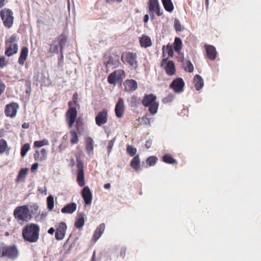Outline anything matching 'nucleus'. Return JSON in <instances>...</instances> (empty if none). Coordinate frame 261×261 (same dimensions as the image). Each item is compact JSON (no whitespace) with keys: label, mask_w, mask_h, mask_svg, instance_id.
Instances as JSON below:
<instances>
[{"label":"nucleus","mask_w":261,"mask_h":261,"mask_svg":"<svg viewBox=\"0 0 261 261\" xmlns=\"http://www.w3.org/2000/svg\"><path fill=\"white\" fill-rule=\"evenodd\" d=\"M31 207L34 208L31 212L27 205L17 206L14 210V217L18 221L28 222L32 218V214H36L38 211V206L36 204H33Z\"/></svg>","instance_id":"1"},{"label":"nucleus","mask_w":261,"mask_h":261,"mask_svg":"<svg viewBox=\"0 0 261 261\" xmlns=\"http://www.w3.org/2000/svg\"><path fill=\"white\" fill-rule=\"evenodd\" d=\"M40 227L35 223L25 226L22 230V236L24 241L29 243L37 242L39 238Z\"/></svg>","instance_id":"2"},{"label":"nucleus","mask_w":261,"mask_h":261,"mask_svg":"<svg viewBox=\"0 0 261 261\" xmlns=\"http://www.w3.org/2000/svg\"><path fill=\"white\" fill-rule=\"evenodd\" d=\"M77 100L78 94L76 92L73 95L72 100L68 102L69 109L66 113V118L69 128L73 126L77 116V111L75 107L79 106Z\"/></svg>","instance_id":"3"},{"label":"nucleus","mask_w":261,"mask_h":261,"mask_svg":"<svg viewBox=\"0 0 261 261\" xmlns=\"http://www.w3.org/2000/svg\"><path fill=\"white\" fill-rule=\"evenodd\" d=\"M156 96L153 94H145L142 100V104L144 107L148 108L150 114H155L158 110L159 103L156 101Z\"/></svg>","instance_id":"4"},{"label":"nucleus","mask_w":261,"mask_h":261,"mask_svg":"<svg viewBox=\"0 0 261 261\" xmlns=\"http://www.w3.org/2000/svg\"><path fill=\"white\" fill-rule=\"evenodd\" d=\"M122 62L128 66L132 69H137L138 67V55L136 53L130 51H124L121 56Z\"/></svg>","instance_id":"5"},{"label":"nucleus","mask_w":261,"mask_h":261,"mask_svg":"<svg viewBox=\"0 0 261 261\" xmlns=\"http://www.w3.org/2000/svg\"><path fill=\"white\" fill-rule=\"evenodd\" d=\"M162 51L163 59L160 66L165 70L167 75L172 76L176 73L175 63L172 60H168V57H166L165 45L162 47Z\"/></svg>","instance_id":"6"},{"label":"nucleus","mask_w":261,"mask_h":261,"mask_svg":"<svg viewBox=\"0 0 261 261\" xmlns=\"http://www.w3.org/2000/svg\"><path fill=\"white\" fill-rule=\"evenodd\" d=\"M17 38L16 34L12 35L5 41V54L7 57H11L18 51V46L17 43Z\"/></svg>","instance_id":"7"},{"label":"nucleus","mask_w":261,"mask_h":261,"mask_svg":"<svg viewBox=\"0 0 261 261\" xmlns=\"http://www.w3.org/2000/svg\"><path fill=\"white\" fill-rule=\"evenodd\" d=\"M148 11L152 20L155 19V16H163L164 12L162 10L158 0H148L147 3Z\"/></svg>","instance_id":"8"},{"label":"nucleus","mask_w":261,"mask_h":261,"mask_svg":"<svg viewBox=\"0 0 261 261\" xmlns=\"http://www.w3.org/2000/svg\"><path fill=\"white\" fill-rule=\"evenodd\" d=\"M0 16L5 27L7 29L11 28L14 19L12 11L8 8L3 9L0 12Z\"/></svg>","instance_id":"9"},{"label":"nucleus","mask_w":261,"mask_h":261,"mask_svg":"<svg viewBox=\"0 0 261 261\" xmlns=\"http://www.w3.org/2000/svg\"><path fill=\"white\" fill-rule=\"evenodd\" d=\"M18 250L16 245L8 246L3 243V257H7L11 260H15L18 257Z\"/></svg>","instance_id":"10"},{"label":"nucleus","mask_w":261,"mask_h":261,"mask_svg":"<svg viewBox=\"0 0 261 261\" xmlns=\"http://www.w3.org/2000/svg\"><path fill=\"white\" fill-rule=\"evenodd\" d=\"M77 179L79 186L83 187L85 185L84 176V167L83 162L79 158L76 159Z\"/></svg>","instance_id":"11"},{"label":"nucleus","mask_w":261,"mask_h":261,"mask_svg":"<svg viewBox=\"0 0 261 261\" xmlns=\"http://www.w3.org/2000/svg\"><path fill=\"white\" fill-rule=\"evenodd\" d=\"M108 110L106 108L102 109L99 111L95 116V120L96 124L98 126H101L106 124L108 121Z\"/></svg>","instance_id":"12"},{"label":"nucleus","mask_w":261,"mask_h":261,"mask_svg":"<svg viewBox=\"0 0 261 261\" xmlns=\"http://www.w3.org/2000/svg\"><path fill=\"white\" fill-rule=\"evenodd\" d=\"M185 82L182 78L174 79L170 84L169 88L176 93H180L184 90Z\"/></svg>","instance_id":"13"},{"label":"nucleus","mask_w":261,"mask_h":261,"mask_svg":"<svg viewBox=\"0 0 261 261\" xmlns=\"http://www.w3.org/2000/svg\"><path fill=\"white\" fill-rule=\"evenodd\" d=\"M19 105L17 102H12L6 106L5 114L8 117L14 118L16 116Z\"/></svg>","instance_id":"14"},{"label":"nucleus","mask_w":261,"mask_h":261,"mask_svg":"<svg viewBox=\"0 0 261 261\" xmlns=\"http://www.w3.org/2000/svg\"><path fill=\"white\" fill-rule=\"evenodd\" d=\"M125 72L123 70H115L109 74L108 77V82L110 84H115L116 81H122Z\"/></svg>","instance_id":"15"},{"label":"nucleus","mask_w":261,"mask_h":261,"mask_svg":"<svg viewBox=\"0 0 261 261\" xmlns=\"http://www.w3.org/2000/svg\"><path fill=\"white\" fill-rule=\"evenodd\" d=\"M67 230L66 224L64 222L58 223L56 226V231L55 232V238L58 241L62 240L66 234Z\"/></svg>","instance_id":"16"},{"label":"nucleus","mask_w":261,"mask_h":261,"mask_svg":"<svg viewBox=\"0 0 261 261\" xmlns=\"http://www.w3.org/2000/svg\"><path fill=\"white\" fill-rule=\"evenodd\" d=\"M125 106L124 100L122 98H119L118 101L115 106V112L116 116L119 118H121L124 113Z\"/></svg>","instance_id":"17"},{"label":"nucleus","mask_w":261,"mask_h":261,"mask_svg":"<svg viewBox=\"0 0 261 261\" xmlns=\"http://www.w3.org/2000/svg\"><path fill=\"white\" fill-rule=\"evenodd\" d=\"M82 196L86 205L91 204L92 200V195L90 188L88 186H85L82 191Z\"/></svg>","instance_id":"18"},{"label":"nucleus","mask_w":261,"mask_h":261,"mask_svg":"<svg viewBox=\"0 0 261 261\" xmlns=\"http://www.w3.org/2000/svg\"><path fill=\"white\" fill-rule=\"evenodd\" d=\"M204 48L206 50L207 58L210 60H215L217 55L216 48L211 45H205Z\"/></svg>","instance_id":"19"},{"label":"nucleus","mask_w":261,"mask_h":261,"mask_svg":"<svg viewBox=\"0 0 261 261\" xmlns=\"http://www.w3.org/2000/svg\"><path fill=\"white\" fill-rule=\"evenodd\" d=\"M124 90L127 92H133L138 88L137 82L134 80H126L124 82Z\"/></svg>","instance_id":"20"},{"label":"nucleus","mask_w":261,"mask_h":261,"mask_svg":"<svg viewBox=\"0 0 261 261\" xmlns=\"http://www.w3.org/2000/svg\"><path fill=\"white\" fill-rule=\"evenodd\" d=\"M119 56L116 53L112 54L109 57L108 60L106 62V65H112L115 67H117L120 65Z\"/></svg>","instance_id":"21"},{"label":"nucleus","mask_w":261,"mask_h":261,"mask_svg":"<svg viewBox=\"0 0 261 261\" xmlns=\"http://www.w3.org/2000/svg\"><path fill=\"white\" fill-rule=\"evenodd\" d=\"M29 54V49L27 46H23L21 48L20 56L18 58V63L21 65L24 64L27 59Z\"/></svg>","instance_id":"22"},{"label":"nucleus","mask_w":261,"mask_h":261,"mask_svg":"<svg viewBox=\"0 0 261 261\" xmlns=\"http://www.w3.org/2000/svg\"><path fill=\"white\" fill-rule=\"evenodd\" d=\"M55 42H58V45L60 47V53H61V57H63V53H62V50H63V49L64 48V47L65 46L66 43V42H67V37L64 34H62L61 35H59V36H58L56 39L55 40Z\"/></svg>","instance_id":"23"},{"label":"nucleus","mask_w":261,"mask_h":261,"mask_svg":"<svg viewBox=\"0 0 261 261\" xmlns=\"http://www.w3.org/2000/svg\"><path fill=\"white\" fill-rule=\"evenodd\" d=\"M105 224L101 223L96 228L92 238V240L94 242H96L97 240L101 237L105 229Z\"/></svg>","instance_id":"24"},{"label":"nucleus","mask_w":261,"mask_h":261,"mask_svg":"<svg viewBox=\"0 0 261 261\" xmlns=\"http://www.w3.org/2000/svg\"><path fill=\"white\" fill-rule=\"evenodd\" d=\"M140 45L142 47L147 48L152 45V41L150 38L145 35H142L139 39Z\"/></svg>","instance_id":"25"},{"label":"nucleus","mask_w":261,"mask_h":261,"mask_svg":"<svg viewBox=\"0 0 261 261\" xmlns=\"http://www.w3.org/2000/svg\"><path fill=\"white\" fill-rule=\"evenodd\" d=\"M76 210V204L74 202L65 205L62 209L61 212L63 214H72Z\"/></svg>","instance_id":"26"},{"label":"nucleus","mask_w":261,"mask_h":261,"mask_svg":"<svg viewBox=\"0 0 261 261\" xmlns=\"http://www.w3.org/2000/svg\"><path fill=\"white\" fill-rule=\"evenodd\" d=\"M130 166L136 172L138 171L140 168V159L139 155H136L130 163Z\"/></svg>","instance_id":"27"},{"label":"nucleus","mask_w":261,"mask_h":261,"mask_svg":"<svg viewBox=\"0 0 261 261\" xmlns=\"http://www.w3.org/2000/svg\"><path fill=\"white\" fill-rule=\"evenodd\" d=\"M194 83L196 90H200L203 86V80L201 76L198 74L195 75L194 77Z\"/></svg>","instance_id":"28"},{"label":"nucleus","mask_w":261,"mask_h":261,"mask_svg":"<svg viewBox=\"0 0 261 261\" xmlns=\"http://www.w3.org/2000/svg\"><path fill=\"white\" fill-rule=\"evenodd\" d=\"M28 171L27 168H22L19 171L18 174L15 179V182L18 183L20 181H24Z\"/></svg>","instance_id":"29"},{"label":"nucleus","mask_w":261,"mask_h":261,"mask_svg":"<svg viewBox=\"0 0 261 261\" xmlns=\"http://www.w3.org/2000/svg\"><path fill=\"white\" fill-rule=\"evenodd\" d=\"M75 128L76 129V132L79 134L81 135L85 130V125L84 123L82 120H81L80 118L77 119L75 120Z\"/></svg>","instance_id":"30"},{"label":"nucleus","mask_w":261,"mask_h":261,"mask_svg":"<svg viewBox=\"0 0 261 261\" xmlns=\"http://www.w3.org/2000/svg\"><path fill=\"white\" fill-rule=\"evenodd\" d=\"M163 6L165 10L171 13L174 10V5L171 0H161Z\"/></svg>","instance_id":"31"},{"label":"nucleus","mask_w":261,"mask_h":261,"mask_svg":"<svg viewBox=\"0 0 261 261\" xmlns=\"http://www.w3.org/2000/svg\"><path fill=\"white\" fill-rule=\"evenodd\" d=\"M94 141L91 137H87L86 139V149L87 151L90 153L93 150Z\"/></svg>","instance_id":"32"},{"label":"nucleus","mask_w":261,"mask_h":261,"mask_svg":"<svg viewBox=\"0 0 261 261\" xmlns=\"http://www.w3.org/2000/svg\"><path fill=\"white\" fill-rule=\"evenodd\" d=\"M162 160L164 162L170 164H177V161L175 159H174L172 156L169 154H165Z\"/></svg>","instance_id":"33"},{"label":"nucleus","mask_w":261,"mask_h":261,"mask_svg":"<svg viewBox=\"0 0 261 261\" xmlns=\"http://www.w3.org/2000/svg\"><path fill=\"white\" fill-rule=\"evenodd\" d=\"M78 133L74 130H71L70 131V135L71 136L70 143L72 145L77 144L79 142V136Z\"/></svg>","instance_id":"34"},{"label":"nucleus","mask_w":261,"mask_h":261,"mask_svg":"<svg viewBox=\"0 0 261 261\" xmlns=\"http://www.w3.org/2000/svg\"><path fill=\"white\" fill-rule=\"evenodd\" d=\"M183 67L186 71L192 72L194 70V66L189 60H186L183 62Z\"/></svg>","instance_id":"35"},{"label":"nucleus","mask_w":261,"mask_h":261,"mask_svg":"<svg viewBox=\"0 0 261 261\" xmlns=\"http://www.w3.org/2000/svg\"><path fill=\"white\" fill-rule=\"evenodd\" d=\"M182 45L181 40L178 37H176L174 42V50L177 53L179 52L182 48Z\"/></svg>","instance_id":"36"},{"label":"nucleus","mask_w":261,"mask_h":261,"mask_svg":"<svg viewBox=\"0 0 261 261\" xmlns=\"http://www.w3.org/2000/svg\"><path fill=\"white\" fill-rule=\"evenodd\" d=\"M158 160V159L155 156H149L146 160L147 165L146 168L154 166L156 164Z\"/></svg>","instance_id":"37"},{"label":"nucleus","mask_w":261,"mask_h":261,"mask_svg":"<svg viewBox=\"0 0 261 261\" xmlns=\"http://www.w3.org/2000/svg\"><path fill=\"white\" fill-rule=\"evenodd\" d=\"M85 223V220L84 217L81 215L80 217H79L78 219L75 222L74 226L77 228H81Z\"/></svg>","instance_id":"38"},{"label":"nucleus","mask_w":261,"mask_h":261,"mask_svg":"<svg viewBox=\"0 0 261 261\" xmlns=\"http://www.w3.org/2000/svg\"><path fill=\"white\" fill-rule=\"evenodd\" d=\"M47 206L49 211H52L54 207V197L51 195H49L47 198Z\"/></svg>","instance_id":"39"},{"label":"nucleus","mask_w":261,"mask_h":261,"mask_svg":"<svg viewBox=\"0 0 261 261\" xmlns=\"http://www.w3.org/2000/svg\"><path fill=\"white\" fill-rule=\"evenodd\" d=\"M48 144V141L47 139H44L41 141H35L34 143V146L35 147H40L44 145H47Z\"/></svg>","instance_id":"40"},{"label":"nucleus","mask_w":261,"mask_h":261,"mask_svg":"<svg viewBox=\"0 0 261 261\" xmlns=\"http://www.w3.org/2000/svg\"><path fill=\"white\" fill-rule=\"evenodd\" d=\"M59 47H60L59 45L57 44V42L54 40L52 44L50 45L49 51L50 53L58 54L59 51Z\"/></svg>","instance_id":"41"},{"label":"nucleus","mask_w":261,"mask_h":261,"mask_svg":"<svg viewBox=\"0 0 261 261\" xmlns=\"http://www.w3.org/2000/svg\"><path fill=\"white\" fill-rule=\"evenodd\" d=\"M8 147L7 141L3 139H0V154H2L5 152Z\"/></svg>","instance_id":"42"},{"label":"nucleus","mask_w":261,"mask_h":261,"mask_svg":"<svg viewBox=\"0 0 261 261\" xmlns=\"http://www.w3.org/2000/svg\"><path fill=\"white\" fill-rule=\"evenodd\" d=\"M140 102V98L133 95L130 98V103L132 107H136Z\"/></svg>","instance_id":"43"},{"label":"nucleus","mask_w":261,"mask_h":261,"mask_svg":"<svg viewBox=\"0 0 261 261\" xmlns=\"http://www.w3.org/2000/svg\"><path fill=\"white\" fill-rule=\"evenodd\" d=\"M137 149L130 145H127L126 152L130 156H134L137 153Z\"/></svg>","instance_id":"44"},{"label":"nucleus","mask_w":261,"mask_h":261,"mask_svg":"<svg viewBox=\"0 0 261 261\" xmlns=\"http://www.w3.org/2000/svg\"><path fill=\"white\" fill-rule=\"evenodd\" d=\"M30 148V145L29 143H25L21 147V151H20V154H21V155L23 157L24 156L27 152L29 150Z\"/></svg>","instance_id":"45"},{"label":"nucleus","mask_w":261,"mask_h":261,"mask_svg":"<svg viewBox=\"0 0 261 261\" xmlns=\"http://www.w3.org/2000/svg\"><path fill=\"white\" fill-rule=\"evenodd\" d=\"M174 28L176 32H180L182 31L184 29L181 25L180 21L177 19H175L174 20Z\"/></svg>","instance_id":"46"},{"label":"nucleus","mask_w":261,"mask_h":261,"mask_svg":"<svg viewBox=\"0 0 261 261\" xmlns=\"http://www.w3.org/2000/svg\"><path fill=\"white\" fill-rule=\"evenodd\" d=\"M8 63V61L6 60V58L4 56H0V68H3L6 67Z\"/></svg>","instance_id":"47"},{"label":"nucleus","mask_w":261,"mask_h":261,"mask_svg":"<svg viewBox=\"0 0 261 261\" xmlns=\"http://www.w3.org/2000/svg\"><path fill=\"white\" fill-rule=\"evenodd\" d=\"M174 48L172 45L168 44L166 48V51L169 57H173L174 54Z\"/></svg>","instance_id":"48"},{"label":"nucleus","mask_w":261,"mask_h":261,"mask_svg":"<svg viewBox=\"0 0 261 261\" xmlns=\"http://www.w3.org/2000/svg\"><path fill=\"white\" fill-rule=\"evenodd\" d=\"M174 98V95L172 94H168L166 97L164 98L163 101L164 103H168L171 102Z\"/></svg>","instance_id":"49"},{"label":"nucleus","mask_w":261,"mask_h":261,"mask_svg":"<svg viewBox=\"0 0 261 261\" xmlns=\"http://www.w3.org/2000/svg\"><path fill=\"white\" fill-rule=\"evenodd\" d=\"M114 142H115V139H114L109 142L108 145V151L109 153H110L111 151V150L113 148Z\"/></svg>","instance_id":"50"},{"label":"nucleus","mask_w":261,"mask_h":261,"mask_svg":"<svg viewBox=\"0 0 261 261\" xmlns=\"http://www.w3.org/2000/svg\"><path fill=\"white\" fill-rule=\"evenodd\" d=\"M6 89V85L5 83L1 81L0 82V96L4 92Z\"/></svg>","instance_id":"51"},{"label":"nucleus","mask_w":261,"mask_h":261,"mask_svg":"<svg viewBox=\"0 0 261 261\" xmlns=\"http://www.w3.org/2000/svg\"><path fill=\"white\" fill-rule=\"evenodd\" d=\"M34 158L35 161H43V160L41 159V156H40L39 151L37 150L35 152L34 154Z\"/></svg>","instance_id":"52"},{"label":"nucleus","mask_w":261,"mask_h":261,"mask_svg":"<svg viewBox=\"0 0 261 261\" xmlns=\"http://www.w3.org/2000/svg\"><path fill=\"white\" fill-rule=\"evenodd\" d=\"M41 160H45L47 157V152L45 149L43 148L41 149Z\"/></svg>","instance_id":"53"},{"label":"nucleus","mask_w":261,"mask_h":261,"mask_svg":"<svg viewBox=\"0 0 261 261\" xmlns=\"http://www.w3.org/2000/svg\"><path fill=\"white\" fill-rule=\"evenodd\" d=\"M126 252V249L125 248H122L120 250V255L122 257L124 258Z\"/></svg>","instance_id":"54"},{"label":"nucleus","mask_w":261,"mask_h":261,"mask_svg":"<svg viewBox=\"0 0 261 261\" xmlns=\"http://www.w3.org/2000/svg\"><path fill=\"white\" fill-rule=\"evenodd\" d=\"M38 167V164L37 163H35L33 164L31 167V170L32 172H34L35 170H36Z\"/></svg>","instance_id":"55"},{"label":"nucleus","mask_w":261,"mask_h":261,"mask_svg":"<svg viewBox=\"0 0 261 261\" xmlns=\"http://www.w3.org/2000/svg\"><path fill=\"white\" fill-rule=\"evenodd\" d=\"M123 0H106V2L108 4H111L113 2H116L117 3H120Z\"/></svg>","instance_id":"56"},{"label":"nucleus","mask_w":261,"mask_h":261,"mask_svg":"<svg viewBox=\"0 0 261 261\" xmlns=\"http://www.w3.org/2000/svg\"><path fill=\"white\" fill-rule=\"evenodd\" d=\"M142 121H144L145 123H148V124H150V120L148 118H147L146 116H144L142 117Z\"/></svg>","instance_id":"57"},{"label":"nucleus","mask_w":261,"mask_h":261,"mask_svg":"<svg viewBox=\"0 0 261 261\" xmlns=\"http://www.w3.org/2000/svg\"><path fill=\"white\" fill-rule=\"evenodd\" d=\"M3 243H0V258H3Z\"/></svg>","instance_id":"58"},{"label":"nucleus","mask_w":261,"mask_h":261,"mask_svg":"<svg viewBox=\"0 0 261 261\" xmlns=\"http://www.w3.org/2000/svg\"><path fill=\"white\" fill-rule=\"evenodd\" d=\"M151 144H152V142L150 140L146 141V143H145V147H146V148H147V149L150 148V147L151 146Z\"/></svg>","instance_id":"59"},{"label":"nucleus","mask_w":261,"mask_h":261,"mask_svg":"<svg viewBox=\"0 0 261 261\" xmlns=\"http://www.w3.org/2000/svg\"><path fill=\"white\" fill-rule=\"evenodd\" d=\"M149 20L148 14H145L144 16L143 21L145 23H147Z\"/></svg>","instance_id":"60"},{"label":"nucleus","mask_w":261,"mask_h":261,"mask_svg":"<svg viewBox=\"0 0 261 261\" xmlns=\"http://www.w3.org/2000/svg\"><path fill=\"white\" fill-rule=\"evenodd\" d=\"M55 231V230L53 227H50L47 231L48 233L50 234H53Z\"/></svg>","instance_id":"61"},{"label":"nucleus","mask_w":261,"mask_h":261,"mask_svg":"<svg viewBox=\"0 0 261 261\" xmlns=\"http://www.w3.org/2000/svg\"><path fill=\"white\" fill-rule=\"evenodd\" d=\"M30 124L29 123L24 122L22 125V127L24 129L28 128L29 127Z\"/></svg>","instance_id":"62"},{"label":"nucleus","mask_w":261,"mask_h":261,"mask_svg":"<svg viewBox=\"0 0 261 261\" xmlns=\"http://www.w3.org/2000/svg\"><path fill=\"white\" fill-rule=\"evenodd\" d=\"M5 4V0H0V8H3Z\"/></svg>","instance_id":"63"},{"label":"nucleus","mask_w":261,"mask_h":261,"mask_svg":"<svg viewBox=\"0 0 261 261\" xmlns=\"http://www.w3.org/2000/svg\"><path fill=\"white\" fill-rule=\"evenodd\" d=\"M90 261H95V252L94 251L93 253L92 256L91 257Z\"/></svg>","instance_id":"64"}]
</instances>
